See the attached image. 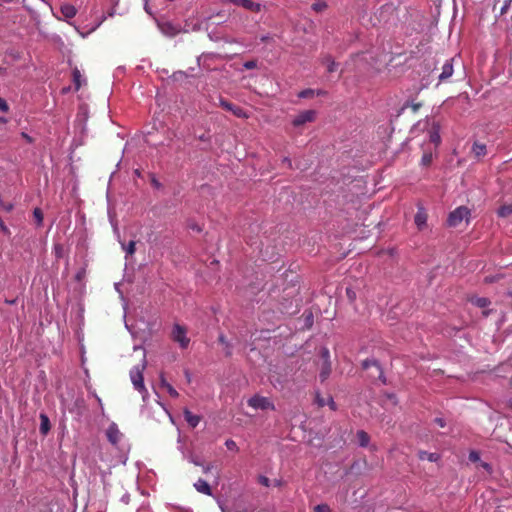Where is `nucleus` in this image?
<instances>
[{"instance_id": "obj_51", "label": "nucleus", "mask_w": 512, "mask_h": 512, "mask_svg": "<svg viewBox=\"0 0 512 512\" xmlns=\"http://www.w3.org/2000/svg\"><path fill=\"white\" fill-rule=\"evenodd\" d=\"M316 95L320 96V95H325L326 92L323 91V90H318L317 92H315Z\"/></svg>"}, {"instance_id": "obj_56", "label": "nucleus", "mask_w": 512, "mask_h": 512, "mask_svg": "<svg viewBox=\"0 0 512 512\" xmlns=\"http://www.w3.org/2000/svg\"><path fill=\"white\" fill-rule=\"evenodd\" d=\"M386 10H391V6H388V7H384Z\"/></svg>"}, {"instance_id": "obj_48", "label": "nucleus", "mask_w": 512, "mask_h": 512, "mask_svg": "<svg viewBox=\"0 0 512 512\" xmlns=\"http://www.w3.org/2000/svg\"><path fill=\"white\" fill-rule=\"evenodd\" d=\"M481 467H483V468H484V469H486V470H489V469H490V465H489L488 463H486V462H482V463H481Z\"/></svg>"}, {"instance_id": "obj_35", "label": "nucleus", "mask_w": 512, "mask_h": 512, "mask_svg": "<svg viewBox=\"0 0 512 512\" xmlns=\"http://www.w3.org/2000/svg\"><path fill=\"white\" fill-rule=\"evenodd\" d=\"M63 252H64V249L61 244L54 245V254H55L56 258H61L63 256Z\"/></svg>"}, {"instance_id": "obj_15", "label": "nucleus", "mask_w": 512, "mask_h": 512, "mask_svg": "<svg viewBox=\"0 0 512 512\" xmlns=\"http://www.w3.org/2000/svg\"><path fill=\"white\" fill-rule=\"evenodd\" d=\"M195 489L202 494L211 496L212 489L210 485L203 479H198V481L194 484Z\"/></svg>"}, {"instance_id": "obj_24", "label": "nucleus", "mask_w": 512, "mask_h": 512, "mask_svg": "<svg viewBox=\"0 0 512 512\" xmlns=\"http://www.w3.org/2000/svg\"><path fill=\"white\" fill-rule=\"evenodd\" d=\"M471 302L479 308H486L490 305V300L485 297H475L471 299Z\"/></svg>"}, {"instance_id": "obj_18", "label": "nucleus", "mask_w": 512, "mask_h": 512, "mask_svg": "<svg viewBox=\"0 0 512 512\" xmlns=\"http://www.w3.org/2000/svg\"><path fill=\"white\" fill-rule=\"evenodd\" d=\"M51 429V424L48 416L44 413L40 414V433L46 435Z\"/></svg>"}, {"instance_id": "obj_27", "label": "nucleus", "mask_w": 512, "mask_h": 512, "mask_svg": "<svg viewBox=\"0 0 512 512\" xmlns=\"http://www.w3.org/2000/svg\"><path fill=\"white\" fill-rule=\"evenodd\" d=\"M512 214V203L503 205L498 209V215L500 217H508Z\"/></svg>"}, {"instance_id": "obj_17", "label": "nucleus", "mask_w": 512, "mask_h": 512, "mask_svg": "<svg viewBox=\"0 0 512 512\" xmlns=\"http://www.w3.org/2000/svg\"><path fill=\"white\" fill-rule=\"evenodd\" d=\"M315 401L319 407H324L328 405L332 410H336V403L334 402L332 397H329L326 401L319 393L316 394Z\"/></svg>"}, {"instance_id": "obj_46", "label": "nucleus", "mask_w": 512, "mask_h": 512, "mask_svg": "<svg viewBox=\"0 0 512 512\" xmlns=\"http://www.w3.org/2000/svg\"><path fill=\"white\" fill-rule=\"evenodd\" d=\"M283 162L286 163L289 168H292V161H291V159H289L288 157H285L283 159Z\"/></svg>"}, {"instance_id": "obj_7", "label": "nucleus", "mask_w": 512, "mask_h": 512, "mask_svg": "<svg viewBox=\"0 0 512 512\" xmlns=\"http://www.w3.org/2000/svg\"><path fill=\"white\" fill-rule=\"evenodd\" d=\"M223 4L233 3L237 6H241L246 10L258 13L261 11L262 5L253 0H222Z\"/></svg>"}, {"instance_id": "obj_33", "label": "nucleus", "mask_w": 512, "mask_h": 512, "mask_svg": "<svg viewBox=\"0 0 512 512\" xmlns=\"http://www.w3.org/2000/svg\"><path fill=\"white\" fill-rule=\"evenodd\" d=\"M421 106H422V104H421V103H413V102H412V103H410L409 101H407V102L403 105L402 109H405V108L410 107V108L412 109V111H413L414 113H416V112L420 109V107H421Z\"/></svg>"}, {"instance_id": "obj_3", "label": "nucleus", "mask_w": 512, "mask_h": 512, "mask_svg": "<svg viewBox=\"0 0 512 512\" xmlns=\"http://www.w3.org/2000/svg\"><path fill=\"white\" fill-rule=\"evenodd\" d=\"M187 330L184 326L180 324H175L172 330V339L173 341L179 343L180 347L185 349L188 347L190 343V339L186 336Z\"/></svg>"}, {"instance_id": "obj_49", "label": "nucleus", "mask_w": 512, "mask_h": 512, "mask_svg": "<svg viewBox=\"0 0 512 512\" xmlns=\"http://www.w3.org/2000/svg\"><path fill=\"white\" fill-rule=\"evenodd\" d=\"M269 39H270V36H269V35H265V36H262V37L260 38V40H261L262 42H267Z\"/></svg>"}, {"instance_id": "obj_34", "label": "nucleus", "mask_w": 512, "mask_h": 512, "mask_svg": "<svg viewBox=\"0 0 512 512\" xmlns=\"http://www.w3.org/2000/svg\"><path fill=\"white\" fill-rule=\"evenodd\" d=\"M86 276V267H82L80 268L76 275H75V280L78 281V282H81Z\"/></svg>"}, {"instance_id": "obj_42", "label": "nucleus", "mask_w": 512, "mask_h": 512, "mask_svg": "<svg viewBox=\"0 0 512 512\" xmlns=\"http://www.w3.org/2000/svg\"><path fill=\"white\" fill-rule=\"evenodd\" d=\"M434 422H435L438 426H440L441 428H444V427L446 426V422H445V420H444L443 418H441V417H437V418H435V419H434Z\"/></svg>"}, {"instance_id": "obj_2", "label": "nucleus", "mask_w": 512, "mask_h": 512, "mask_svg": "<svg viewBox=\"0 0 512 512\" xmlns=\"http://www.w3.org/2000/svg\"><path fill=\"white\" fill-rule=\"evenodd\" d=\"M470 210L465 206L457 207L455 210L450 212L447 218V224L450 227L458 226L464 219L468 220Z\"/></svg>"}, {"instance_id": "obj_21", "label": "nucleus", "mask_w": 512, "mask_h": 512, "mask_svg": "<svg viewBox=\"0 0 512 512\" xmlns=\"http://www.w3.org/2000/svg\"><path fill=\"white\" fill-rule=\"evenodd\" d=\"M60 10L62 15L67 19L73 18L77 13L76 8L71 4L62 5Z\"/></svg>"}, {"instance_id": "obj_20", "label": "nucleus", "mask_w": 512, "mask_h": 512, "mask_svg": "<svg viewBox=\"0 0 512 512\" xmlns=\"http://www.w3.org/2000/svg\"><path fill=\"white\" fill-rule=\"evenodd\" d=\"M418 458L420 460H428L430 462H437L440 459V455L437 453H431V452L420 450L418 452Z\"/></svg>"}, {"instance_id": "obj_8", "label": "nucleus", "mask_w": 512, "mask_h": 512, "mask_svg": "<svg viewBox=\"0 0 512 512\" xmlns=\"http://www.w3.org/2000/svg\"><path fill=\"white\" fill-rule=\"evenodd\" d=\"M428 213L426 209L420 204H417V212L414 216V222L418 230L422 231L427 227Z\"/></svg>"}, {"instance_id": "obj_4", "label": "nucleus", "mask_w": 512, "mask_h": 512, "mask_svg": "<svg viewBox=\"0 0 512 512\" xmlns=\"http://www.w3.org/2000/svg\"><path fill=\"white\" fill-rule=\"evenodd\" d=\"M248 405L254 409L261 410H275V405L269 400V398L254 395L248 400Z\"/></svg>"}, {"instance_id": "obj_10", "label": "nucleus", "mask_w": 512, "mask_h": 512, "mask_svg": "<svg viewBox=\"0 0 512 512\" xmlns=\"http://www.w3.org/2000/svg\"><path fill=\"white\" fill-rule=\"evenodd\" d=\"M106 436L112 445L117 446L121 441L123 434L119 431L117 425L113 423L108 427Z\"/></svg>"}, {"instance_id": "obj_28", "label": "nucleus", "mask_w": 512, "mask_h": 512, "mask_svg": "<svg viewBox=\"0 0 512 512\" xmlns=\"http://www.w3.org/2000/svg\"><path fill=\"white\" fill-rule=\"evenodd\" d=\"M328 5L325 1H318L312 4L311 8L316 13H321L327 9Z\"/></svg>"}, {"instance_id": "obj_13", "label": "nucleus", "mask_w": 512, "mask_h": 512, "mask_svg": "<svg viewBox=\"0 0 512 512\" xmlns=\"http://www.w3.org/2000/svg\"><path fill=\"white\" fill-rule=\"evenodd\" d=\"M453 59L447 60L442 66V72L439 75V80L441 82L449 79L453 74Z\"/></svg>"}, {"instance_id": "obj_54", "label": "nucleus", "mask_w": 512, "mask_h": 512, "mask_svg": "<svg viewBox=\"0 0 512 512\" xmlns=\"http://www.w3.org/2000/svg\"><path fill=\"white\" fill-rule=\"evenodd\" d=\"M153 184L156 186V187H159L160 184L156 181V180H153Z\"/></svg>"}, {"instance_id": "obj_9", "label": "nucleus", "mask_w": 512, "mask_h": 512, "mask_svg": "<svg viewBox=\"0 0 512 512\" xmlns=\"http://www.w3.org/2000/svg\"><path fill=\"white\" fill-rule=\"evenodd\" d=\"M428 134L430 142L437 147L441 143L440 123L438 121L433 120L431 122Z\"/></svg>"}, {"instance_id": "obj_58", "label": "nucleus", "mask_w": 512, "mask_h": 512, "mask_svg": "<svg viewBox=\"0 0 512 512\" xmlns=\"http://www.w3.org/2000/svg\"><path fill=\"white\" fill-rule=\"evenodd\" d=\"M24 137L26 140H30V138L26 134H24Z\"/></svg>"}, {"instance_id": "obj_53", "label": "nucleus", "mask_w": 512, "mask_h": 512, "mask_svg": "<svg viewBox=\"0 0 512 512\" xmlns=\"http://www.w3.org/2000/svg\"><path fill=\"white\" fill-rule=\"evenodd\" d=\"M490 312H491V310H484L482 312V314H483L484 317H487V316H489Z\"/></svg>"}, {"instance_id": "obj_50", "label": "nucleus", "mask_w": 512, "mask_h": 512, "mask_svg": "<svg viewBox=\"0 0 512 512\" xmlns=\"http://www.w3.org/2000/svg\"><path fill=\"white\" fill-rule=\"evenodd\" d=\"M210 469H211L210 465H207V466L203 467L204 473H208L210 471Z\"/></svg>"}, {"instance_id": "obj_23", "label": "nucleus", "mask_w": 512, "mask_h": 512, "mask_svg": "<svg viewBox=\"0 0 512 512\" xmlns=\"http://www.w3.org/2000/svg\"><path fill=\"white\" fill-rule=\"evenodd\" d=\"M359 445L361 447H367L370 441V436L364 430H359L356 434Z\"/></svg>"}, {"instance_id": "obj_30", "label": "nucleus", "mask_w": 512, "mask_h": 512, "mask_svg": "<svg viewBox=\"0 0 512 512\" xmlns=\"http://www.w3.org/2000/svg\"><path fill=\"white\" fill-rule=\"evenodd\" d=\"M432 162V153L431 152H424L421 158V164L423 166H429Z\"/></svg>"}, {"instance_id": "obj_44", "label": "nucleus", "mask_w": 512, "mask_h": 512, "mask_svg": "<svg viewBox=\"0 0 512 512\" xmlns=\"http://www.w3.org/2000/svg\"><path fill=\"white\" fill-rule=\"evenodd\" d=\"M321 355H322L324 361L329 360V358H330L329 350L327 348L322 349Z\"/></svg>"}, {"instance_id": "obj_22", "label": "nucleus", "mask_w": 512, "mask_h": 512, "mask_svg": "<svg viewBox=\"0 0 512 512\" xmlns=\"http://www.w3.org/2000/svg\"><path fill=\"white\" fill-rule=\"evenodd\" d=\"M72 80H73V83L75 86V91H78L81 88L82 82H86L85 80L82 79V74L78 68L73 69Z\"/></svg>"}, {"instance_id": "obj_47", "label": "nucleus", "mask_w": 512, "mask_h": 512, "mask_svg": "<svg viewBox=\"0 0 512 512\" xmlns=\"http://www.w3.org/2000/svg\"><path fill=\"white\" fill-rule=\"evenodd\" d=\"M3 208H4L7 212H9V211H11V210L13 209V205H12V204H10V203H9V204H3Z\"/></svg>"}, {"instance_id": "obj_57", "label": "nucleus", "mask_w": 512, "mask_h": 512, "mask_svg": "<svg viewBox=\"0 0 512 512\" xmlns=\"http://www.w3.org/2000/svg\"><path fill=\"white\" fill-rule=\"evenodd\" d=\"M24 137L26 140H30V138L26 134H24Z\"/></svg>"}, {"instance_id": "obj_37", "label": "nucleus", "mask_w": 512, "mask_h": 512, "mask_svg": "<svg viewBox=\"0 0 512 512\" xmlns=\"http://www.w3.org/2000/svg\"><path fill=\"white\" fill-rule=\"evenodd\" d=\"M469 460L474 463L480 461V454L474 450L470 451Z\"/></svg>"}, {"instance_id": "obj_52", "label": "nucleus", "mask_w": 512, "mask_h": 512, "mask_svg": "<svg viewBox=\"0 0 512 512\" xmlns=\"http://www.w3.org/2000/svg\"><path fill=\"white\" fill-rule=\"evenodd\" d=\"M0 229H2L3 231L7 230V228L4 226V223L2 220H0Z\"/></svg>"}, {"instance_id": "obj_12", "label": "nucleus", "mask_w": 512, "mask_h": 512, "mask_svg": "<svg viewBox=\"0 0 512 512\" xmlns=\"http://www.w3.org/2000/svg\"><path fill=\"white\" fill-rule=\"evenodd\" d=\"M471 153L475 159H482L487 154L486 145L478 141H475L472 145Z\"/></svg>"}, {"instance_id": "obj_39", "label": "nucleus", "mask_w": 512, "mask_h": 512, "mask_svg": "<svg viewBox=\"0 0 512 512\" xmlns=\"http://www.w3.org/2000/svg\"><path fill=\"white\" fill-rule=\"evenodd\" d=\"M225 445L226 447L229 449V450H237V444L234 440L232 439H228L226 442H225Z\"/></svg>"}, {"instance_id": "obj_16", "label": "nucleus", "mask_w": 512, "mask_h": 512, "mask_svg": "<svg viewBox=\"0 0 512 512\" xmlns=\"http://www.w3.org/2000/svg\"><path fill=\"white\" fill-rule=\"evenodd\" d=\"M321 63L326 66L329 73L334 72L338 67V64L334 61L331 55L323 56L321 58Z\"/></svg>"}, {"instance_id": "obj_19", "label": "nucleus", "mask_w": 512, "mask_h": 512, "mask_svg": "<svg viewBox=\"0 0 512 512\" xmlns=\"http://www.w3.org/2000/svg\"><path fill=\"white\" fill-rule=\"evenodd\" d=\"M331 373V363H330V360H325L322 364V367H321V370H320V373H319V378H320V381L321 382H324L328 379L329 375Z\"/></svg>"}, {"instance_id": "obj_11", "label": "nucleus", "mask_w": 512, "mask_h": 512, "mask_svg": "<svg viewBox=\"0 0 512 512\" xmlns=\"http://www.w3.org/2000/svg\"><path fill=\"white\" fill-rule=\"evenodd\" d=\"M372 367L376 370V374H373L372 377L378 378L385 383V379H383V371L375 359H366L362 362V368L364 370H369Z\"/></svg>"}, {"instance_id": "obj_32", "label": "nucleus", "mask_w": 512, "mask_h": 512, "mask_svg": "<svg viewBox=\"0 0 512 512\" xmlns=\"http://www.w3.org/2000/svg\"><path fill=\"white\" fill-rule=\"evenodd\" d=\"M315 95V91L313 89H305L299 92V98H312Z\"/></svg>"}, {"instance_id": "obj_1", "label": "nucleus", "mask_w": 512, "mask_h": 512, "mask_svg": "<svg viewBox=\"0 0 512 512\" xmlns=\"http://www.w3.org/2000/svg\"><path fill=\"white\" fill-rule=\"evenodd\" d=\"M146 368V363L143 361L141 364L134 366L130 370V379L134 388L140 393L146 392V388L144 385V377L143 372Z\"/></svg>"}, {"instance_id": "obj_41", "label": "nucleus", "mask_w": 512, "mask_h": 512, "mask_svg": "<svg viewBox=\"0 0 512 512\" xmlns=\"http://www.w3.org/2000/svg\"><path fill=\"white\" fill-rule=\"evenodd\" d=\"M346 295L351 302L356 299V293L351 288L346 289Z\"/></svg>"}, {"instance_id": "obj_14", "label": "nucleus", "mask_w": 512, "mask_h": 512, "mask_svg": "<svg viewBox=\"0 0 512 512\" xmlns=\"http://www.w3.org/2000/svg\"><path fill=\"white\" fill-rule=\"evenodd\" d=\"M183 415H184L185 421L192 428H195L199 424V422L201 420L200 416L194 415L188 408H185L183 410Z\"/></svg>"}, {"instance_id": "obj_43", "label": "nucleus", "mask_w": 512, "mask_h": 512, "mask_svg": "<svg viewBox=\"0 0 512 512\" xmlns=\"http://www.w3.org/2000/svg\"><path fill=\"white\" fill-rule=\"evenodd\" d=\"M224 350H225V355L227 357H230L232 355V346L230 345V343H226V345L224 346Z\"/></svg>"}, {"instance_id": "obj_55", "label": "nucleus", "mask_w": 512, "mask_h": 512, "mask_svg": "<svg viewBox=\"0 0 512 512\" xmlns=\"http://www.w3.org/2000/svg\"><path fill=\"white\" fill-rule=\"evenodd\" d=\"M258 512H271V511H269V510H267V509H261V510H259Z\"/></svg>"}, {"instance_id": "obj_5", "label": "nucleus", "mask_w": 512, "mask_h": 512, "mask_svg": "<svg viewBox=\"0 0 512 512\" xmlns=\"http://www.w3.org/2000/svg\"><path fill=\"white\" fill-rule=\"evenodd\" d=\"M219 105L224 110L231 112L234 116H236L238 118H243V119L248 118V114H247V112L243 108H241L240 106L235 105V104L227 101L224 98H220Z\"/></svg>"}, {"instance_id": "obj_38", "label": "nucleus", "mask_w": 512, "mask_h": 512, "mask_svg": "<svg viewBox=\"0 0 512 512\" xmlns=\"http://www.w3.org/2000/svg\"><path fill=\"white\" fill-rule=\"evenodd\" d=\"M258 482H259L261 485L265 486V487H269V486H270V480H269V478H268V477H266V476H264V475H260V476L258 477Z\"/></svg>"}, {"instance_id": "obj_29", "label": "nucleus", "mask_w": 512, "mask_h": 512, "mask_svg": "<svg viewBox=\"0 0 512 512\" xmlns=\"http://www.w3.org/2000/svg\"><path fill=\"white\" fill-rule=\"evenodd\" d=\"M33 216L36 221L37 226H41L43 223V212L40 208H35L33 211Z\"/></svg>"}, {"instance_id": "obj_31", "label": "nucleus", "mask_w": 512, "mask_h": 512, "mask_svg": "<svg viewBox=\"0 0 512 512\" xmlns=\"http://www.w3.org/2000/svg\"><path fill=\"white\" fill-rule=\"evenodd\" d=\"M314 512H333L328 504H318L313 508Z\"/></svg>"}, {"instance_id": "obj_26", "label": "nucleus", "mask_w": 512, "mask_h": 512, "mask_svg": "<svg viewBox=\"0 0 512 512\" xmlns=\"http://www.w3.org/2000/svg\"><path fill=\"white\" fill-rule=\"evenodd\" d=\"M122 248L126 252L127 256H132L136 251V242L131 240L128 244L122 243Z\"/></svg>"}, {"instance_id": "obj_59", "label": "nucleus", "mask_w": 512, "mask_h": 512, "mask_svg": "<svg viewBox=\"0 0 512 512\" xmlns=\"http://www.w3.org/2000/svg\"><path fill=\"white\" fill-rule=\"evenodd\" d=\"M280 484H281L280 481L275 482V485H277V486H279Z\"/></svg>"}, {"instance_id": "obj_36", "label": "nucleus", "mask_w": 512, "mask_h": 512, "mask_svg": "<svg viewBox=\"0 0 512 512\" xmlns=\"http://www.w3.org/2000/svg\"><path fill=\"white\" fill-rule=\"evenodd\" d=\"M243 67H244L246 70L255 69V68H257V61H256V60H249V61H246V62L243 64Z\"/></svg>"}, {"instance_id": "obj_40", "label": "nucleus", "mask_w": 512, "mask_h": 512, "mask_svg": "<svg viewBox=\"0 0 512 512\" xmlns=\"http://www.w3.org/2000/svg\"><path fill=\"white\" fill-rule=\"evenodd\" d=\"M0 111L5 113L9 111V106L2 97H0Z\"/></svg>"}, {"instance_id": "obj_25", "label": "nucleus", "mask_w": 512, "mask_h": 512, "mask_svg": "<svg viewBox=\"0 0 512 512\" xmlns=\"http://www.w3.org/2000/svg\"><path fill=\"white\" fill-rule=\"evenodd\" d=\"M161 386L166 389V391L168 392V394L171 397L177 398L179 396V393L176 391V389L171 384H169L166 380H164V379L161 380Z\"/></svg>"}, {"instance_id": "obj_6", "label": "nucleus", "mask_w": 512, "mask_h": 512, "mask_svg": "<svg viewBox=\"0 0 512 512\" xmlns=\"http://www.w3.org/2000/svg\"><path fill=\"white\" fill-rule=\"evenodd\" d=\"M316 111L315 110H305L300 112L297 116L292 120V125L294 127H300L306 123L314 122L316 119Z\"/></svg>"}, {"instance_id": "obj_45", "label": "nucleus", "mask_w": 512, "mask_h": 512, "mask_svg": "<svg viewBox=\"0 0 512 512\" xmlns=\"http://www.w3.org/2000/svg\"><path fill=\"white\" fill-rule=\"evenodd\" d=\"M218 342L224 346L226 345V343H229L224 334L219 335Z\"/></svg>"}]
</instances>
